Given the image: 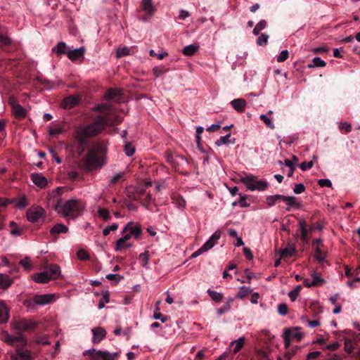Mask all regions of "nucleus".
<instances>
[{"label": "nucleus", "mask_w": 360, "mask_h": 360, "mask_svg": "<svg viewBox=\"0 0 360 360\" xmlns=\"http://www.w3.org/2000/svg\"><path fill=\"white\" fill-rule=\"evenodd\" d=\"M107 151V146L104 142L94 143L83 158L85 169L93 171L102 168L106 164Z\"/></svg>", "instance_id": "f257e3e1"}, {"label": "nucleus", "mask_w": 360, "mask_h": 360, "mask_svg": "<svg viewBox=\"0 0 360 360\" xmlns=\"http://www.w3.org/2000/svg\"><path fill=\"white\" fill-rule=\"evenodd\" d=\"M108 122L105 117L98 115L93 123L77 127L75 134V139L80 145H86L88 139L100 134L106 127Z\"/></svg>", "instance_id": "f03ea898"}, {"label": "nucleus", "mask_w": 360, "mask_h": 360, "mask_svg": "<svg viewBox=\"0 0 360 360\" xmlns=\"http://www.w3.org/2000/svg\"><path fill=\"white\" fill-rule=\"evenodd\" d=\"M84 205L81 200L72 198L67 201L60 200L56 205L55 210L58 214L68 219H75L82 214Z\"/></svg>", "instance_id": "7ed1b4c3"}, {"label": "nucleus", "mask_w": 360, "mask_h": 360, "mask_svg": "<svg viewBox=\"0 0 360 360\" xmlns=\"http://www.w3.org/2000/svg\"><path fill=\"white\" fill-rule=\"evenodd\" d=\"M240 181L244 184L248 190L250 191H263L268 186L269 183L265 180H258L257 177L251 174H246L241 176Z\"/></svg>", "instance_id": "20e7f679"}, {"label": "nucleus", "mask_w": 360, "mask_h": 360, "mask_svg": "<svg viewBox=\"0 0 360 360\" xmlns=\"http://www.w3.org/2000/svg\"><path fill=\"white\" fill-rule=\"evenodd\" d=\"M11 360H34V353L27 348V345H16L14 351L10 353Z\"/></svg>", "instance_id": "39448f33"}, {"label": "nucleus", "mask_w": 360, "mask_h": 360, "mask_svg": "<svg viewBox=\"0 0 360 360\" xmlns=\"http://www.w3.org/2000/svg\"><path fill=\"white\" fill-rule=\"evenodd\" d=\"M10 326L18 333H22L34 328L37 326V323L32 319H18L13 320Z\"/></svg>", "instance_id": "423d86ee"}, {"label": "nucleus", "mask_w": 360, "mask_h": 360, "mask_svg": "<svg viewBox=\"0 0 360 360\" xmlns=\"http://www.w3.org/2000/svg\"><path fill=\"white\" fill-rule=\"evenodd\" d=\"M0 338L7 345L15 347L16 345H25L28 343L27 338L25 335H21L18 336H14L6 330H4L1 333Z\"/></svg>", "instance_id": "0eeeda50"}, {"label": "nucleus", "mask_w": 360, "mask_h": 360, "mask_svg": "<svg viewBox=\"0 0 360 360\" xmlns=\"http://www.w3.org/2000/svg\"><path fill=\"white\" fill-rule=\"evenodd\" d=\"M221 237V231L219 230H217L209 238L207 241H206L203 245L199 248L198 250L195 251L191 255V258H195L202 253L210 250L212 249L215 244L217 243V240Z\"/></svg>", "instance_id": "6e6552de"}, {"label": "nucleus", "mask_w": 360, "mask_h": 360, "mask_svg": "<svg viewBox=\"0 0 360 360\" xmlns=\"http://www.w3.org/2000/svg\"><path fill=\"white\" fill-rule=\"evenodd\" d=\"M89 354L94 360H115L118 356V352L110 353L106 351L96 350L95 349L86 350L84 355Z\"/></svg>", "instance_id": "1a4fd4ad"}, {"label": "nucleus", "mask_w": 360, "mask_h": 360, "mask_svg": "<svg viewBox=\"0 0 360 360\" xmlns=\"http://www.w3.org/2000/svg\"><path fill=\"white\" fill-rule=\"evenodd\" d=\"M56 300L55 294H44V295H36L34 296L32 302L37 305H46L53 303ZM26 302H31V301H27Z\"/></svg>", "instance_id": "9d476101"}, {"label": "nucleus", "mask_w": 360, "mask_h": 360, "mask_svg": "<svg viewBox=\"0 0 360 360\" xmlns=\"http://www.w3.org/2000/svg\"><path fill=\"white\" fill-rule=\"evenodd\" d=\"M122 232L130 234L131 238L134 236L135 238H138L141 235L142 230L139 224H134V222L130 221L124 227Z\"/></svg>", "instance_id": "9b49d317"}, {"label": "nucleus", "mask_w": 360, "mask_h": 360, "mask_svg": "<svg viewBox=\"0 0 360 360\" xmlns=\"http://www.w3.org/2000/svg\"><path fill=\"white\" fill-rule=\"evenodd\" d=\"M45 211L41 207L30 209L27 212V219L31 222H37L44 215Z\"/></svg>", "instance_id": "f8f14e48"}, {"label": "nucleus", "mask_w": 360, "mask_h": 360, "mask_svg": "<svg viewBox=\"0 0 360 360\" xmlns=\"http://www.w3.org/2000/svg\"><path fill=\"white\" fill-rule=\"evenodd\" d=\"M12 108V113L15 117L18 119L24 118L27 115V110L13 99L10 101Z\"/></svg>", "instance_id": "ddd939ff"}, {"label": "nucleus", "mask_w": 360, "mask_h": 360, "mask_svg": "<svg viewBox=\"0 0 360 360\" xmlns=\"http://www.w3.org/2000/svg\"><path fill=\"white\" fill-rule=\"evenodd\" d=\"M30 178L32 181L41 188L46 187L48 184L47 179L41 173H31Z\"/></svg>", "instance_id": "4468645a"}, {"label": "nucleus", "mask_w": 360, "mask_h": 360, "mask_svg": "<svg viewBox=\"0 0 360 360\" xmlns=\"http://www.w3.org/2000/svg\"><path fill=\"white\" fill-rule=\"evenodd\" d=\"M130 238V234H127L126 233L124 236L117 240L115 246V250L119 252L124 248L131 247L132 244L128 242Z\"/></svg>", "instance_id": "2eb2a0df"}, {"label": "nucleus", "mask_w": 360, "mask_h": 360, "mask_svg": "<svg viewBox=\"0 0 360 360\" xmlns=\"http://www.w3.org/2000/svg\"><path fill=\"white\" fill-rule=\"evenodd\" d=\"M9 317V308L4 301H0V324L7 323Z\"/></svg>", "instance_id": "dca6fc26"}, {"label": "nucleus", "mask_w": 360, "mask_h": 360, "mask_svg": "<svg viewBox=\"0 0 360 360\" xmlns=\"http://www.w3.org/2000/svg\"><path fill=\"white\" fill-rule=\"evenodd\" d=\"M93 338L92 341L94 343H98L105 338L106 331L101 327H97L92 329Z\"/></svg>", "instance_id": "f3484780"}, {"label": "nucleus", "mask_w": 360, "mask_h": 360, "mask_svg": "<svg viewBox=\"0 0 360 360\" xmlns=\"http://www.w3.org/2000/svg\"><path fill=\"white\" fill-rule=\"evenodd\" d=\"M84 53L85 49L84 47H80L67 51V56L72 61H75L80 57L84 56Z\"/></svg>", "instance_id": "a211bd4d"}, {"label": "nucleus", "mask_w": 360, "mask_h": 360, "mask_svg": "<svg viewBox=\"0 0 360 360\" xmlns=\"http://www.w3.org/2000/svg\"><path fill=\"white\" fill-rule=\"evenodd\" d=\"M244 344L245 338L240 337L238 339L233 340L230 343L229 349H231L233 354H236L242 349V347L244 346Z\"/></svg>", "instance_id": "6ab92c4d"}, {"label": "nucleus", "mask_w": 360, "mask_h": 360, "mask_svg": "<svg viewBox=\"0 0 360 360\" xmlns=\"http://www.w3.org/2000/svg\"><path fill=\"white\" fill-rule=\"evenodd\" d=\"M46 271L48 275H49L51 280L58 278L61 273L60 267L57 264H51Z\"/></svg>", "instance_id": "aec40b11"}, {"label": "nucleus", "mask_w": 360, "mask_h": 360, "mask_svg": "<svg viewBox=\"0 0 360 360\" xmlns=\"http://www.w3.org/2000/svg\"><path fill=\"white\" fill-rule=\"evenodd\" d=\"M32 280L38 283H46L49 282L51 278L46 271L37 273L32 276Z\"/></svg>", "instance_id": "412c9836"}, {"label": "nucleus", "mask_w": 360, "mask_h": 360, "mask_svg": "<svg viewBox=\"0 0 360 360\" xmlns=\"http://www.w3.org/2000/svg\"><path fill=\"white\" fill-rule=\"evenodd\" d=\"M282 200L286 202L288 211H290L292 207L300 208L301 204L296 200V198L294 196H285L283 195Z\"/></svg>", "instance_id": "4be33fe9"}, {"label": "nucleus", "mask_w": 360, "mask_h": 360, "mask_svg": "<svg viewBox=\"0 0 360 360\" xmlns=\"http://www.w3.org/2000/svg\"><path fill=\"white\" fill-rule=\"evenodd\" d=\"M101 117H105L106 120H108V124H106L107 126H112L114 124H118L122 122V118L120 116L112 115L110 112V114L106 115H100Z\"/></svg>", "instance_id": "5701e85b"}, {"label": "nucleus", "mask_w": 360, "mask_h": 360, "mask_svg": "<svg viewBox=\"0 0 360 360\" xmlns=\"http://www.w3.org/2000/svg\"><path fill=\"white\" fill-rule=\"evenodd\" d=\"M79 98L77 96H70L63 100V107L65 108H72L78 104Z\"/></svg>", "instance_id": "b1692460"}, {"label": "nucleus", "mask_w": 360, "mask_h": 360, "mask_svg": "<svg viewBox=\"0 0 360 360\" xmlns=\"http://www.w3.org/2000/svg\"><path fill=\"white\" fill-rule=\"evenodd\" d=\"M231 106L238 112H243L246 106V101L242 98L233 99L231 102Z\"/></svg>", "instance_id": "393cba45"}, {"label": "nucleus", "mask_w": 360, "mask_h": 360, "mask_svg": "<svg viewBox=\"0 0 360 360\" xmlns=\"http://www.w3.org/2000/svg\"><path fill=\"white\" fill-rule=\"evenodd\" d=\"M142 9L148 15H151L155 11V8L152 0H143L141 2Z\"/></svg>", "instance_id": "a878e982"}, {"label": "nucleus", "mask_w": 360, "mask_h": 360, "mask_svg": "<svg viewBox=\"0 0 360 360\" xmlns=\"http://www.w3.org/2000/svg\"><path fill=\"white\" fill-rule=\"evenodd\" d=\"M13 282V280L8 275L0 274V288L6 290L12 285Z\"/></svg>", "instance_id": "bb28decb"}, {"label": "nucleus", "mask_w": 360, "mask_h": 360, "mask_svg": "<svg viewBox=\"0 0 360 360\" xmlns=\"http://www.w3.org/2000/svg\"><path fill=\"white\" fill-rule=\"evenodd\" d=\"M296 336L295 330L290 329H285L284 331V344L285 347L287 348L290 345V339L295 338Z\"/></svg>", "instance_id": "cd10ccee"}, {"label": "nucleus", "mask_w": 360, "mask_h": 360, "mask_svg": "<svg viewBox=\"0 0 360 360\" xmlns=\"http://www.w3.org/2000/svg\"><path fill=\"white\" fill-rule=\"evenodd\" d=\"M295 248L292 245H288L286 248L280 250L281 257H290L295 253Z\"/></svg>", "instance_id": "c85d7f7f"}, {"label": "nucleus", "mask_w": 360, "mask_h": 360, "mask_svg": "<svg viewBox=\"0 0 360 360\" xmlns=\"http://www.w3.org/2000/svg\"><path fill=\"white\" fill-rule=\"evenodd\" d=\"M68 231V226H65L62 224H57L55 226H53L50 232L51 234H59V233H67Z\"/></svg>", "instance_id": "c756f323"}, {"label": "nucleus", "mask_w": 360, "mask_h": 360, "mask_svg": "<svg viewBox=\"0 0 360 360\" xmlns=\"http://www.w3.org/2000/svg\"><path fill=\"white\" fill-rule=\"evenodd\" d=\"M234 143L235 139H233L231 141V134H228L226 136H221L218 140L216 141L215 144L217 146H221L222 145H226L229 143Z\"/></svg>", "instance_id": "7c9ffc66"}, {"label": "nucleus", "mask_w": 360, "mask_h": 360, "mask_svg": "<svg viewBox=\"0 0 360 360\" xmlns=\"http://www.w3.org/2000/svg\"><path fill=\"white\" fill-rule=\"evenodd\" d=\"M198 49V46L193 44L186 46L182 52L185 56H193Z\"/></svg>", "instance_id": "2f4dec72"}, {"label": "nucleus", "mask_w": 360, "mask_h": 360, "mask_svg": "<svg viewBox=\"0 0 360 360\" xmlns=\"http://www.w3.org/2000/svg\"><path fill=\"white\" fill-rule=\"evenodd\" d=\"M252 289L246 286H241L238 288V292L236 295V297L239 299H243L247 297L251 292Z\"/></svg>", "instance_id": "473e14b6"}, {"label": "nucleus", "mask_w": 360, "mask_h": 360, "mask_svg": "<svg viewBox=\"0 0 360 360\" xmlns=\"http://www.w3.org/2000/svg\"><path fill=\"white\" fill-rule=\"evenodd\" d=\"M311 284L313 286H319L324 283L325 281L323 278H322L320 275L316 272H313L311 274Z\"/></svg>", "instance_id": "72a5a7b5"}, {"label": "nucleus", "mask_w": 360, "mask_h": 360, "mask_svg": "<svg viewBox=\"0 0 360 360\" xmlns=\"http://www.w3.org/2000/svg\"><path fill=\"white\" fill-rule=\"evenodd\" d=\"M124 172H118V173L114 174L113 176H112V177L110 179L109 186L116 184L120 181H123L124 179Z\"/></svg>", "instance_id": "f704fd0d"}, {"label": "nucleus", "mask_w": 360, "mask_h": 360, "mask_svg": "<svg viewBox=\"0 0 360 360\" xmlns=\"http://www.w3.org/2000/svg\"><path fill=\"white\" fill-rule=\"evenodd\" d=\"M283 195H269L266 198V203L271 207L274 205L278 200H282Z\"/></svg>", "instance_id": "c9c22d12"}, {"label": "nucleus", "mask_w": 360, "mask_h": 360, "mask_svg": "<svg viewBox=\"0 0 360 360\" xmlns=\"http://www.w3.org/2000/svg\"><path fill=\"white\" fill-rule=\"evenodd\" d=\"M139 259L140 261L141 266L144 268H147L149 262L148 252L145 251L144 252L141 253L139 255Z\"/></svg>", "instance_id": "e433bc0d"}, {"label": "nucleus", "mask_w": 360, "mask_h": 360, "mask_svg": "<svg viewBox=\"0 0 360 360\" xmlns=\"http://www.w3.org/2000/svg\"><path fill=\"white\" fill-rule=\"evenodd\" d=\"M302 289L300 285H296L295 288L288 293V296L291 301L294 302L298 297Z\"/></svg>", "instance_id": "4c0bfd02"}, {"label": "nucleus", "mask_w": 360, "mask_h": 360, "mask_svg": "<svg viewBox=\"0 0 360 360\" xmlns=\"http://www.w3.org/2000/svg\"><path fill=\"white\" fill-rule=\"evenodd\" d=\"M66 48V44L64 42L60 41L58 44V45L56 47H53L52 50L53 52H56L58 54H67Z\"/></svg>", "instance_id": "58836bf2"}, {"label": "nucleus", "mask_w": 360, "mask_h": 360, "mask_svg": "<svg viewBox=\"0 0 360 360\" xmlns=\"http://www.w3.org/2000/svg\"><path fill=\"white\" fill-rule=\"evenodd\" d=\"M207 293L210 295L212 300L217 302H220L224 297L221 293L211 290L210 289L207 290Z\"/></svg>", "instance_id": "ea45409f"}, {"label": "nucleus", "mask_w": 360, "mask_h": 360, "mask_svg": "<svg viewBox=\"0 0 360 360\" xmlns=\"http://www.w3.org/2000/svg\"><path fill=\"white\" fill-rule=\"evenodd\" d=\"M266 26V22L264 20H260L253 29V34L255 35H258L259 32L263 30Z\"/></svg>", "instance_id": "a19ab883"}, {"label": "nucleus", "mask_w": 360, "mask_h": 360, "mask_svg": "<svg viewBox=\"0 0 360 360\" xmlns=\"http://www.w3.org/2000/svg\"><path fill=\"white\" fill-rule=\"evenodd\" d=\"M315 258L319 262H323L326 258V252L320 247L315 248Z\"/></svg>", "instance_id": "79ce46f5"}, {"label": "nucleus", "mask_w": 360, "mask_h": 360, "mask_svg": "<svg viewBox=\"0 0 360 360\" xmlns=\"http://www.w3.org/2000/svg\"><path fill=\"white\" fill-rule=\"evenodd\" d=\"M111 106L108 104H101L94 108L95 110H98L102 112L101 115L110 114Z\"/></svg>", "instance_id": "37998d69"}, {"label": "nucleus", "mask_w": 360, "mask_h": 360, "mask_svg": "<svg viewBox=\"0 0 360 360\" xmlns=\"http://www.w3.org/2000/svg\"><path fill=\"white\" fill-rule=\"evenodd\" d=\"M122 91L117 89H110L105 94V98L108 100L113 99L117 96L121 95Z\"/></svg>", "instance_id": "c03bdc74"}, {"label": "nucleus", "mask_w": 360, "mask_h": 360, "mask_svg": "<svg viewBox=\"0 0 360 360\" xmlns=\"http://www.w3.org/2000/svg\"><path fill=\"white\" fill-rule=\"evenodd\" d=\"M326 62L319 57H316L312 60V64L308 65L309 68L325 67Z\"/></svg>", "instance_id": "a18cd8bd"}, {"label": "nucleus", "mask_w": 360, "mask_h": 360, "mask_svg": "<svg viewBox=\"0 0 360 360\" xmlns=\"http://www.w3.org/2000/svg\"><path fill=\"white\" fill-rule=\"evenodd\" d=\"M129 53H130V51L128 47H127V46L119 47L117 49L116 57L122 58V57L129 55Z\"/></svg>", "instance_id": "49530a36"}, {"label": "nucleus", "mask_w": 360, "mask_h": 360, "mask_svg": "<svg viewBox=\"0 0 360 360\" xmlns=\"http://www.w3.org/2000/svg\"><path fill=\"white\" fill-rule=\"evenodd\" d=\"M98 214L105 221H108L110 219V215L109 211L107 209L99 208L98 210Z\"/></svg>", "instance_id": "de8ad7c7"}, {"label": "nucleus", "mask_w": 360, "mask_h": 360, "mask_svg": "<svg viewBox=\"0 0 360 360\" xmlns=\"http://www.w3.org/2000/svg\"><path fill=\"white\" fill-rule=\"evenodd\" d=\"M259 118L265 123V124L269 128L271 129H274L275 128V125L272 122L271 119L267 115L262 114L259 116Z\"/></svg>", "instance_id": "09e8293b"}, {"label": "nucleus", "mask_w": 360, "mask_h": 360, "mask_svg": "<svg viewBox=\"0 0 360 360\" xmlns=\"http://www.w3.org/2000/svg\"><path fill=\"white\" fill-rule=\"evenodd\" d=\"M233 207L236 205H240L241 207H247L249 206V204L246 202V198L244 195L240 194V199L237 201H234L232 203Z\"/></svg>", "instance_id": "8fccbe9b"}, {"label": "nucleus", "mask_w": 360, "mask_h": 360, "mask_svg": "<svg viewBox=\"0 0 360 360\" xmlns=\"http://www.w3.org/2000/svg\"><path fill=\"white\" fill-rule=\"evenodd\" d=\"M20 264L27 271H30L32 269V264L30 257H26L23 259L20 260Z\"/></svg>", "instance_id": "3c124183"}, {"label": "nucleus", "mask_w": 360, "mask_h": 360, "mask_svg": "<svg viewBox=\"0 0 360 360\" xmlns=\"http://www.w3.org/2000/svg\"><path fill=\"white\" fill-rule=\"evenodd\" d=\"M124 152L127 156H132L135 152V147L130 143H125Z\"/></svg>", "instance_id": "603ef678"}, {"label": "nucleus", "mask_w": 360, "mask_h": 360, "mask_svg": "<svg viewBox=\"0 0 360 360\" xmlns=\"http://www.w3.org/2000/svg\"><path fill=\"white\" fill-rule=\"evenodd\" d=\"M154 199L151 194L148 193L146 194L145 198L142 200V205L147 209L149 208L150 204H151L153 202Z\"/></svg>", "instance_id": "864d4df0"}, {"label": "nucleus", "mask_w": 360, "mask_h": 360, "mask_svg": "<svg viewBox=\"0 0 360 360\" xmlns=\"http://www.w3.org/2000/svg\"><path fill=\"white\" fill-rule=\"evenodd\" d=\"M159 311H160V309L158 307H157V309L154 313L153 318L156 320H160L162 323L166 322L167 321V316L162 314Z\"/></svg>", "instance_id": "5fc2aeb1"}, {"label": "nucleus", "mask_w": 360, "mask_h": 360, "mask_svg": "<svg viewBox=\"0 0 360 360\" xmlns=\"http://www.w3.org/2000/svg\"><path fill=\"white\" fill-rule=\"evenodd\" d=\"M269 35L266 34H261L258 39L257 44L259 46H265L268 43Z\"/></svg>", "instance_id": "6e6d98bb"}, {"label": "nucleus", "mask_w": 360, "mask_h": 360, "mask_svg": "<svg viewBox=\"0 0 360 360\" xmlns=\"http://www.w3.org/2000/svg\"><path fill=\"white\" fill-rule=\"evenodd\" d=\"M288 58V50H283L279 53V55H278L276 56V60L278 63H282V62H284L285 60H286Z\"/></svg>", "instance_id": "4d7b16f0"}, {"label": "nucleus", "mask_w": 360, "mask_h": 360, "mask_svg": "<svg viewBox=\"0 0 360 360\" xmlns=\"http://www.w3.org/2000/svg\"><path fill=\"white\" fill-rule=\"evenodd\" d=\"M77 255L80 260H88L89 259V253L84 249L79 250Z\"/></svg>", "instance_id": "13d9d810"}, {"label": "nucleus", "mask_w": 360, "mask_h": 360, "mask_svg": "<svg viewBox=\"0 0 360 360\" xmlns=\"http://www.w3.org/2000/svg\"><path fill=\"white\" fill-rule=\"evenodd\" d=\"M10 226L12 228L11 231V234L13 236H20L21 234V231L18 228L16 223L14 221L10 222Z\"/></svg>", "instance_id": "bf43d9fd"}, {"label": "nucleus", "mask_w": 360, "mask_h": 360, "mask_svg": "<svg viewBox=\"0 0 360 360\" xmlns=\"http://www.w3.org/2000/svg\"><path fill=\"white\" fill-rule=\"evenodd\" d=\"M117 228L118 225L117 224H112L103 229V234L106 236L110 233V231H115Z\"/></svg>", "instance_id": "052dcab7"}, {"label": "nucleus", "mask_w": 360, "mask_h": 360, "mask_svg": "<svg viewBox=\"0 0 360 360\" xmlns=\"http://www.w3.org/2000/svg\"><path fill=\"white\" fill-rule=\"evenodd\" d=\"M298 162V158L296 156L292 157V160H285L284 161L285 165L290 167V168H295V165H297Z\"/></svg>", "instance_id": "680f3d73"}, {"label": "nucleus", "mask_w": 360, "mask_h": 360, "mask_svg": "<svg viewBox=\"0 0 360 360\" xmlns=\"http://www.w3.org/2000/svg\"><path fill=\"white\" fill-rule=\"evenodd\" d=\"M354 349L352 341L349 339H346L345 341V350L348 353H352Z\"/></svg>", "instance_id": "e2e57ef3"}, {"label": "nucleus", "mask_w": 360, "mask_h": 360, "mask_svg": "<svg viewBox=\"0 0 360 360\" xmlns=\"http://www.w3.org/2000/svg\"><path fill=\"white\" fill-rule=\"evenodd\" d=\"M166 71H167L166 69H165L162 67H159V66H156V67L153 68V73L156 77H160V76L162 75L164 73L166 72Z\"/></svg>", "instance_id": "0e129e2a"}, {"label": "nucleus", "mask_w": 360, "mask_h": 360, "mask_svg": "<svg viewBox=\"0 0 360 360\" xmlns=\"http://www.w3.org/2000/svg\"><path fill=\"white\" fill-rule=\"evenodd\" d=\"M288 307L285 304H279L278 306V312L282 316H285L288 314Z\"/></svg>", "instance_id": "69168bd1"}, {"label": "nucleus", "mask_w": 360, "mask_h": 360, "mask_svg": "<svg viewBox=\"0 0 360 360\" xmlns=\"http://www.w3.org/2000/svg\"><path fill=\"white\" fill-rule=\"evenodd\" d=\"M318 184L321 187H331L332 182L328 179H321L318 181Z\"/></svg>", "instance_id": "338daca9"}, {"label": "nucleus", "mask_w": 360, "mask_h": 360, "mask_svg": "<svg viewBox=\"0 0 360 360\" xmlns=\"http://www.w3.org/2000/svg\"><path fill=\"white\" fill-rule=\"evenodd\" d=\"M11 43V39L5 35H0V45L1 46H7Z\"/></svg>", "instance_id": "774afa93"}]
</instances>
